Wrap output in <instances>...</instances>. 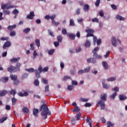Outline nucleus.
I'll return each instance as SVG.
<instances>
[{"instance_id":"obj_24","label":"nucleus","mask_w":127,"mask_h":127,"mask_svg":"<svg viewBox=\"0 0 127 127\" xmlns=\"http://www.w3.org/2000/svg\"><path fill=\"white\" fill-rule=\"evenodd\" d=\"M119 98L121 101H125L127 99V96L123 95H120Z\"/></svg>"},{"instance_id":"obj_27","label":"nucleus","mask_w":127,"mask_h":127,"mask_svg":"<svg viewBox=\"0 0 127 127\" xmlns=\"http://www.w3.org/2000/svg\"><path fill=\"white\" fill-rule=\"evenodd\" d=\"M85 47L89 48L91 46V43L90 42V41L89 40H87L85 44Z\"/></svg>"},{"instance_id":"obj_35","label":"nucleus","mask_w":127,"mask_h":127,"mask_svg":"<svg viewBox=\"0 0 127 127\" xmlns=\"http://www.w3.org/2000/svg\"><path fill=\"white\" fill-rule=\"evenodd\" d=\"M107 126H108L107 127H114L115 126V124L114 123H112V122L109 121L107 122Z\"/></svg>"},{"instance_id":"obj_16","label":"nucleus","mask_w":127,"mask_h":127,"mask_svg":"<svg viewBox=\"0 0 127 127\" xmlns=\"http://www.w3.org/2000/svg\"><path fill=\"white\" fill-rule=\"evenodd\" d=\"M28 77V73H24L23 74H22L21 76V79L22 80H24V79H26Z\"/></svg>"},{"instance_id":"obj_41","label":"nucleus","mask_w":127,"mask_h":127,"mask_svg":"<svg viewBox=\"0 0 127 127\" xmlns=\"http://www.w3.org/2000/svg\"><path fill=\"white\" fill-rule=\"evenodd\" d=\"M10 93L11 94V95H13V97H14V96L15 95V94H16V90H15V89H12L10 91Z\"/></svg>"},{"instance_id":"obj_13","label":"nucleus","mask_w":127,"mask_h":127,"mask_svg":"<svg viewBox=\"0 0 127 127\" xmlns=\"http://www.w3.org/2000/svg\"><path fill=\"white\" fill-rule=\"evenodd\" d=\"M38 109L34 108L33 109V115L35 117H38Z\"/></svg>"},{"instance_id":"obj_17","label":"nucleus","mask_w":127,"mask_h":127,"mask_svg":"<svg viewBox=\"0 0 127 127\" xmlns=\"http://www.w3.org/2000/svg\"><path fill=\"white\" fill-rule=\"evenodd\" d=\"M72 111L73 113H79L80 112V108L78 106H76L72 110Z\"/></svg>"},{"instance_id":"obj_26","label":"nucleus","mask_w":127,"mask_h":127,"mask_svg":"<svg viewBox=\"0 0 127 127\" xmlns=\"http://www.w3.org/2000/svg\"><path fill=\"white\" fill-rule=\"evenodd\" d=\"M86 123L88 124L90 127H92V119L87 118L86 119Z\"/></svg>"},{"instance_id":"obj_15","label":"nucleus","mask_w":127,"mask_h":127,"mask_svg":"<svg viewBox=\"0 0 127 127\" xmlns=\"http://www.w3.org/2000/svg\"><path fill=\"white\" fill-rule=\"evenodd\" d=\"M20 59V58H13L10 60V62H11V63H16V62H18V61H19Z\"/></svg>"},{"instance_id":"obj_9","label":"nucleus","mask_w":127,"mask_h":127,"mask_svg":"<svg viewBox=\"0 0 127 127\" xmlns=\"http://www.w3.org/2000/svg\"><path fill=\"white\" fill-rule=\"evenodd\" d=\"M87 63H92L93 64H96L97 61L94 58H88L87 59Z\"/></svg>"},{"instance_id":"obj_30","label":"nucleus","mask_w":127,"mask_h":127,"mask_svg":"<svg viewBox=\"0 0 127 127\" xmlns=\"http://www.w3.org/2000/svg\"><path fill=\"white\" fill-rule=\"evenodd\" d=\"M20 66H21V64H20V63H17L16 64V69L17 70V71H19V70H20Z\"/></svg>"},{"instance_id":"obj_1","label":"nucleus","mask_w":127,"mask_h":127,"mask_svg":"<svg viewBox=\"0 0 127 127\" xmlns=\"http://www.w3.org/2000/svg\"><path fill=\"white\" fill-rule=\"evenodd\" d=\"M40 111L41 112V115L44 120H46L47 116H51V112L49 111L48 107H47L45 104H43L41 106Z\"/></svg>"},{"instance_id":"obj_48","label":"nucleus","mask_w":127,"mask_h":127,"mask_svg":"<svg viewBox=\"0 0 127 127\" xmlns=\"http://www.w3.org/2000/svg\"><path fill=\"white\" fill-rule=\"evenodd\" d=\"M55 17H56V14H54V15L50 16V19H51L52 22H54V21H55V20H54V18H55Z\"/></svg>"},{"instance_id":"obj_51","label":"nucleus","mask_w":127,"mask_h":127,"mask_svg":"<svg viewBox=\"0 0 127 127\" xmlns=\"http://www.w3.org/2000/svg\"><path fill=\"white\" fill-rule=\"evenodd\" d=\"M45 92L48 93L49 92V85H47L45 87Z\"/></svg>"},{"instance_id":"obj_64","label":"nucleus","mask_w":127,"mask_h":127,"mask_svg":"<svg viewBox=\"0 0 127 127\" xmlns=\"http://www.w3.org/2000/svg\"><path fill=\"white\" fill-rule=\"evenodd\" d=\"M19 83V81L18 80H14L13 81V85H15V86H17L18 84Z\"/></svg>"},{"instance_id":"obj_20","label":"nucleus","mask_w":127,"mask_h":127,"mask_svg":"<svg viewBox=\"0 0 127 127\" xmlns=\"http://www.w3.org/2000/svg\"><path fill=\"white\" fill-rule=\"evenodd\" d=\"M116 80H117L116 76H113L108 78L107 81L108 82H113V81H116Z\"/></svg>"},{"instance_id":"obj_58","label":"nucleus","mask_w":127,"mask_h":127,"mask_svg":"<svg viewBox=\"0 0 127 127\" xmlns=\"http://www.w3.org/2000/svg\"><path fill=\"white\" fill-rule=\"evenodd\" d=\"M62 32L63 34L65 35L67 34V30H66V29L64 28L62 29Z\"/></svg>"},{"instance_id":"obj_33","label":"nucleus","mask_w":127,"mask_h":127,"mask_svg":"<svg viewBox=\"0 0 127 127\" xmlns=\"http://www.w3.org/2000/svg\"><path fill=\"white\" fill-rule=\"evenodd\" d=\"M102 86L104 89H110L111 88V86L109 84H106V83L103 84Z\"/></svg>"},{"instance_id":"obj_2","label":"nucleus","mask_w":127,"mask_h":127,"mask_svg":"<svg viewBox=\"0 0 127 127\" xmlns=\"http://www.w3.org/2000/svg\"><path fill=\"white\" fill-rule=\"evenodd\" d=\"M101 100L97 102V105H99L101 107V110H105L106 105H105V102L107 101V93L101 94L100 95Z\"/></svg>"},{"instance_id":"obj_39","label":"nucleus","mask_w":127,"mask_h":127,"mask_svg":"<svg viewBox=\"0 0 127 127\" xmlns=\"http://www.w3.org/2000/svg\"><path fill=\"white\" fill-rule=\"evenodd\" d=\"M35 43L38 47H39L40 46V41L38 39H36L35 40Z\"/></svg>"},{"instance_id":"obj_59","label":"nucleus","mask_w":127,"mask_h":127,"mask_svg":"<svg viewBox=\"0 0 127 127\" xmlns=\"http://www.w3.org/2000/svg\"><path fill=\"white\" fill-rule=\"evenodd\" d=\"M84 73H85V70L84 69H81L78 71V74H79V75H81V74H83Z\"/></svg>"},{"instance_id":"obj_29","label":"nucleus","mask_w":127,"mask_h":127,"mask_svg":"<svg viewBox=\"0 0 127 127\" xmlns=\"http://www.w3.org/2000/svg\"><path fill=\"white\" fill-rule=\"evenodd\" d=\"M89 7H90L89 5L86 4L83 7V9L85 11H89Z\"/></svg>"},{"instance_id":"obj_53","label":"nucleus","mask_w":127,"mask_h":127,"mask_svg":"<svg viewBox=\"0 0 127 127\" xmlns=\"http://www.w3.org/2000/svg\"><path fill=\"white\" fill-rule=\"evenodd\" d=\"M91 69V67L90 66H88L86 68H85L84 70V73H88V72H89L90 71Z\"/></svg>"},{"instance_id":"obj_38","label":"nucleus","mask_w":127,"mask_h":127,"mask_svg":"<svg viewBox=\"0 0 127 127\" xmlns=\"http://www.w3.org/2000/svg\"><path fill=\"white\" fill-rule=\"evenodd\" d=\"M116 18L118 20H125V18L123 17L122 16H120V15H117Z\"/></svg>"},{"instance_id":"obj_40","label":"nucleus","mask_w":127,"mask_h":127,"mask_svg":"<svg viewBox=\"0 0 127 127\" xmlns=\"http://www.w3.org/2000/svg\"><path fill=\"white\" fill-rule=\"evenodd\" d=\"M99 49L100 48H99V47H97L94 49V50L92 51V53H93V54H97L96 52L99 51Z\"/></svg>"},{"instance_id":"obj_3","label":"nucleus","mask_w":127,"mask_h":127,"mask_svg":"<svg viewBox=\"0 0 127 127\" xmlns=\"http://www.w3.org/2000/svg\"><path fill=\"white\" fill-rule=\"evenodd\" d=\"M47 71H48V67H46L43 69L42 66L39 65L38 69L35 70V74L36 76V78L39 79V78H40V74H41L42 72L44 73L45 72H47Z\"/></svg>"},{"instance_id":"obj_63","label":"nucleus","mask_w":127,"mask_h":127,"mask_svg":"<svg viewBox=\"0 0 127 127\" xmlns=\"http://www.w3.org/2000/svg\"><path fill=\"white\" fill-rule=\"evenodd\" d=\"M82 51V49L81 48V47H79V48H77L76 49V52L77 53H79V52H81Z\"/></svg>"},{"instance_id":"obj_49","label":"nucleus","mask_w":127,"mask_h":127,"mask_svg":"<svg viewBox=\"0 0 127 127\" xmlns=\"http://www.w3.org/2000/svg\"><path fill=\"white\" fill-rule=\"evenodd\" d=\"M71 84L73 86H77V85H78V82H77V81L76 80H73L71 79Z\"/></svg>"},{"instance_id":"obj_34","label":"nucleus","mask_w":127,"mask_h":127,"mask_svg":"<svg viewBox=\"0 0 127 127\" xmlns=\"http://www.w3.org/2000/svg\"><path fill=\"white\" fill-rule=\"evenodd\" d=\"M16 35V32L14 30H11L10 33V36H15Z\"/></svg>"},{"instance_id":"obj_55","label":"nucleus","mask_w":127,"mask_h":127,"mask_svg":"<svg viewBox=\"0 0 127 127\" xmlns=\"http://www.w3.org/2000/svg\"><path fill=\"white\" fill-rule=\"evenodd\" d=\"M41 81L43 84H46L48 83V81L44 78H42Z\"/></svg>"},{"instance_id":"obj_6","label":"nucleus","mask_w":127,"mask_h":127,"mask_svg":"<svg viewBox=\"0 0 127 127\" xmlns=\"http://www.w3.org/2000/svg\"><path fill=\"white\" fill-rule=\"evenodd\" d=\"M7 5V4H4L3 3H2L1 7L2 9H5V8H6V9H9V8H13V7H15L14 5H10L8 7Z\"/></svg>"},{"instance_id":"obj_52","label":"nucleus","mask_w":127,"mask_h":127,"mask_svg":"<svg viewBox=\"0 0 127 127\" xmlns=\"http://www.w3.org/2000/svg\"><path fill=\"white\" fill-rule=\"evenodd\" d=\"M3 12L4 13V14H6L7 15H8L10 14V12L8 10H4Z\"/></svg>"},{"instance_id":"obj_18","label":"nucleus","mask_w":127,"mask_h":127,"mask_svg":"<svg viewBox=\"0 0 127 127\" xmlns=\"http://www.w3.org/2000/svg\"><path fill=\"white\" fill-rule=\"evenodd\" d=\"M93 56L95 59H102V56L99 55L98 54H94Z\"/></svg>"},{"instance_id":"obj_5","label":"nucleus","mask_w":127,"mask_h":127,"mask_svg":"<svg viewBox=\"0 0 127 127\" xmlns=\"http://www.w3.org/2000/svg\"><path fill=\"white\" fill-rule=\"evenodd\" d=\"M85 32H87V34L86 35V37H90V36L93 37L94 36V33L95 32V31L93 29H86L85 30Z\"/></svg>"},{"instance_id":"obj_8","label":"nucleus","mask_w":127,"mask_h":127,"mask_svg":"<svg viewBox=\"0 0 127 127\" xmlns=\"http://www.w3.org/2000/svg\"><path fill=\"white\" fill-rule=\"evenodd\" d=\"M35 16L34 12L31 11L30 12V14L27 16L26 18H28V19H33Z\"/></svg>"},{"instance_id":"obj_31","label":"nucleus","mask_w":127,"mask_h":127,"mask_svg":"<svg viewBox=\"0 0 127 127\" xmlns=\"http://www.w3.org/2000/svg\"><path fill=\"white\" fill-rule=\"evenodd\" d=\"M7 117H2L0 119V124H2L4 121H6L7 120Z\"/></svg>"},{"instance_id":"obj_12","label":"nucleus","mask_w":127,"mask_h":127,"mask_svg":"<svg viewBox=\"0 0 127 127\" xmlns=\"http://www.w3.org/2000/svg\"><path fill=\"white\" fill-rule=\"evenodd\" d=\"M81 113L78 112V113H77L75 116L76 120L80 121L81 120Z\"/></svg>"},{"instance_id":"obj_36","label":"nucleus","mask_w":127,"mask_h":127,"mask_svg":"<svg viewBox=\"0 0 127 127\" xmlns=\"http://www.w3.org/2000/svg\"><path fill=\"white\" fill-rule=\"evenodd\" d=\"M63 39V37H62V36L59 35L57 37V40H58V42H60V43L62 42Z\"/></svg>"},{"instance_id":"obj_62","label":"nucleus","mask_w":127,"mask_h":127,"mask_svg":"<svg viewBox=\"0 0 127 127\" xmlns=\"http://www.w3.org/2000/svg\"><path fill=\"white\" fill-rule=\"evenodd\" d=\"M92 22H97L99 23V19H98L97 18H95L92 19Z\"/></svg>"},{"instance_id":"obj_7","label":"nucleus","mask_w":127,"mask_h":127,"mask_svg":"<svg viewBox=\"0 0 127 127\" xmlns=\"http://www.w3.org/2000/svg\"><path fill=\"white\" fill-rule=\"evenodd\" d=\"M8 72H10L11 73H12V72H16L17 71V69H16V67L11 65L10 66L8 69H7Z\"/></svg>"},{"instance_id":"obj_11","label":"nucleus","mask_w":127,"mask_h":127,"mask_svg":"<svg viewBox=\"0 0 127 127\" xmlns=\"http://www.w3.org/2000/svg\"><path fill=\"white\" fill-rule=\"evenodd\" d=\"M111 42L112 43V45L115 47H117V42L116 41V38L115 37H113L111 39Z\"/></svg>"},{"instance_id":"obj_23","label":"nucleus","mask_w":127,"mask_h":127,"mask_svg":"<svg viewBox=\"0 0 127 127\" xmlns=\"http://www.w3.org/2000/svg\"><path fill=\"white\" fill-rule=\"evenodd\" d=\"M1 81L3 83H6L8 81V77H3L1 78Z\"/></svg>"},{"instance_id":"obj_32","label":"nucleus","mask_w":127,"mask_h":127,"mask_svg":"<svg viewBox=\"0 0 127 127\" xmlns=\"http://www.w3.org/2000/svg\"><path fill=\"white\" fill-rule=\"evenodd\" d=\"M26 71H27V72H29V73H33L34 72L35 70L33 68H27L25 69Z\"/></svg>"},{"instance_id":"obj_60","label":"nucleus","mask_w":127,"mask_h":127,"mask_svg":"<svg viewBox=\"0 0 127 127\" xmlns=\"http://www.w3.org/2000/svg\"><path fill=\"white\" fill-rule=\"evenodd\" d=\"M100 1H101V0H96V1L95 2L96 6H99V5H100Z\"/></svg>"},{"instance_id":"obj_14","label":"nucleus","mask_w":127,"mask_h":127,"mask_svg":"<svg viewBox=\"0 0 127 127\" xmlns=\"http://www.w3.org/2000/svg\"><path fill=\"white\" fill-rule=\"evenodd\" d=\"M102 66H103L105 70H108V63L106 62H102Z\"/></svg>"},{"instance_id":"obj_42","label":"nucleus","mask_w":127,"mask_h":127,"mask_svg":"<svg viewBox=\"0 0 127 127\" xmlns=\"http://www.w3.org/2000/svg\"><path fill=\"white\" fill-rule=\"evenodd\" d=\"M69 25H70V26H75V23L74 22V20L72 19L69 20Z\"/></svg>"},{"instance_id":"obj_25","label":"nucleus","mask_w":127,"mask_h":127,"mask_svg":"<svg viewBox=\"0 0 127 127\" xmlns=\"http://www.w3.org/2000/svg\"><path fill=\"white\" fill-rule=\"evenodd\" d=\"M10 78H11V80H12L13 81H15L17 79V75L10 74Z\"/></svg>"},{"instance_id":"obj_47","label":"nucleus","mask_w":127,"mask_h":127,"mask_svg":"<svg viewBox=\"0 0 127 127\" xmlns=\"http://www.w3.org/2000/svg\"><path fill=\"white\" fill-rule=\"evenodd\" d=\"M54 51H55V50L54 49H51L48 51V54L49 55H53V53H54Z\"/></svg>"},{"instance_id":"obj_46","label":"nucleus","mask_w":127,"mask_h":127,"mask_svg":"<svg viewBox=\"0 0 127 127\" xmlns=\"http://www.w3.org/2000/svg\"><path fill=\"white\" fill-rule=\"evenodd\" d=\"M24 33H28L30 31V28H27L23 30Z\"/></svg>"},{"instance_id":"obj_22","label":"nucleus","mask_w":127,"mask_h":127,"mask_svg":"<svg viewBox=\"0 0 127 127\" xmlns=\"http://www.w3.org/2000/svg\"><path fill=\"white\" fill-rule=\"evenodd\" d=\"M14 28H16V25H13L12 26H8L7 27L8 30H13L12 29H14Z\"/></svg>"},{"instance_id":"obj_50","label":"nucleus","mask_w":127,"mask_h":127,"mask_svg":"<svg viewBox=\"0 0 127 127\" xmlns=\"http://www.w3.org/2000/svg\"><path fill=\"white\" fill-rule=\"evenodd\" d=\"M12 101V105H15V103H16V99L15 98L13 97L11 99Z\"/></svg>"},{"instance_id":"obj_44","label":"nucleus","mask_w":127,"mask_h":127,"mask_svg":"<svg viewBox=\"0 0 127 127\" xmlns=\"http://www.w3.org/2000/svg\"><path fill=\"white\" fill-rule=\"evenodd\" d=\"M74 89V85H68L67 86V90L68 91H72Z\"/></svg>"},{"instance_id":"obj_43","label":"nucleus","mask_w":127,"mask_h":127,"mask_svg":"<svg viewBox=\"0 0 127 127\" xmlns=\"http://www.w3.org/2000/svg\"><path fill=\"white\" fill-rule=\"evenodd\" d=\"M70 79H71V76H65L64 77V78L63 79V81H67V80H69Z\"/></svg>"},{"instance_id":"obj_37","label":"nucleus","mask_w":127,"mask_h":127,"mask_svg":"<svg viewBox=\"0 0 127 127\" xmlns=\"http://www.w3.org/2000/svg\"><path fill=\"white\" fill-rule=\"evenodd\" d=\"M79 101H80V102H84L86 103L89 101V99L88 98H83L81 97L79 99Z\"/></svg>"},{"instance_id":"obj_57","label":"nucleus","mask_w":127,"mask_h":127,"mask_svg":"<svg viewBox=\"0 0 127 127\" xmlns=\"http://www.w3.org/2000/svg\"><path fill=\"white\" fill-rule=\"evenodd\" d=\"M38 54L37 53H36V50H34L33 53V59H35L36 58V56H37Z\"/></svg>"},{"instance_id":"obj_19","label":"nucleus","mask_w":127,"mask_h":127,"mask_svg":"<svg viewBox=\"0 0 127 127\" xmlns=\"http://www.w3.org/2000/svg\"><path fill=\"white\" fill-rule=\"evenodd\" d=\"M68 36H69L70 39L71 40H75V38L76 37V35L73 34H69L68 35Z\"/></svg>"},{"instance_id":"obj_4","label":"nucleus","mask_w":127,"mask_h":127,"mask_svg":"<svg viewBox=\"0 0 127 127\" xmlns=\"http://www.w3.org/2000/svg\"><path fill=\"white\" fill-rule=\"evenodd\" d=\"M112 91L115 92L113 94L110 95L109 98L111 99V100H115V98H116V96L117 95V93L120 91V88L118 86H116L112 89Z\"/></svg>"},{"instance_id":"obj_28","label":"nucleus","mask_w":127,"mask_h":127,"mask_svg":"<svg viewBox=\"0 0 127 127\" xmlns=\"http://www.w3.org/2000/svg\"><path fill=\"white\" fill-rule=\"evenodd\" d=\"M22 111L23 113H28L29 112V110H28V108L26 107H23L22 108Z\"/></svg>"},{"instance_id":"obj_56","label":"nucleus","mask_w":127,"mask_h":127,"mask_svg":"<svg viewBox=\"0 0 127 127\" xmlns=\"http://www.w3.org/2000/svg\"><path fill=\"white\" fill-rule=\"evenodd\" d=\"M34 84L35 86H38V85H39V81L38 80V79L35 80Z\"/></svg>"},{"instance_id":"obj_10","label":"nucleus","mask_w":127,"mask_h":127,"mask_svg":"<svg viewBox=\"0 0 127 127\" xmlns=\"http://www.w3.org/2000/svg\"><path fill=\"white\" fill-rule=\"evenodd\" d=\"M11 45V43L9 41H6L3 46V49H6V47H10Z\"/></svg>"},{"instance_id":"obj_21","label":"nucleus","mask_w":127,"mask_h":127,"mask_svg":"<svg viewBox=\"0 0 127 127\" xmlns=\"http://www.w3.org/2000/svg\"><path fill=\"white\" fill-rule=\"evenodd\" d=\"M7 93V91L6 90H2L0 92V97H3V96H5L6 93Z\"/></svg>"},{"instance_id":"obj_45","label":"nucleus","mask_w":127,"mask_h":127,"mask_svg":"<svg viewBox=\"0 0 127 127\" xmlns=\"http://www.w3.org/2000/svg\"><path fill=\"white\" fill-rule=\"evenodd\" d=\"M49 34V35H51L52 37H55V35H54V33H53V32L51 30H48Z\"/></svg>"},{"instance_id":"obj_54","label":"nucleus","mask_w":127,"mask_h":127,"mask_svg":"<svg viewBox=\"0 0 127 127\" xmlns=\"http://www.w3.org/2000/svg\"><path fill=\"white\" fill-rule=\"evenodd\" d=\"M70 122L72 125H75V124H76V120L74 118H71V119L70 120Z\"/></svg>"},{"instance_id":"obj_61","label":"nucleus","mask_w":127,"mask_h":127,"mask_svg":"<svg viewBox=\"0 0 127 127\" xmlns=\"http://www.w3.org/2000/svg\"><path fill=\"white\" fill-rule=\"evenodd\" d=\"M111 6L112 7V8H113V9H118V7H117V5H115V4H111Z\"/></svg>"}]
</instances>
